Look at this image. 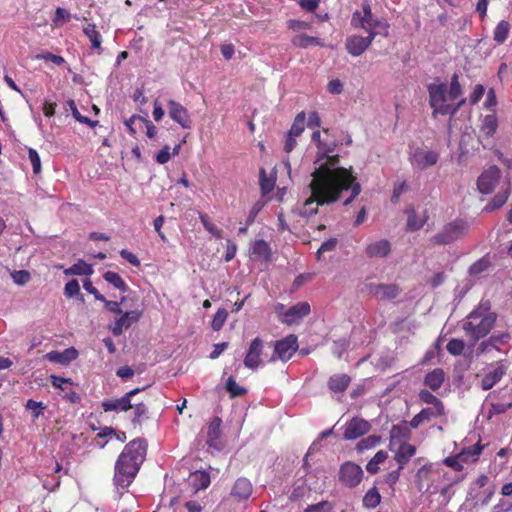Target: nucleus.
<instances>
[{
  "label": "nucleus",
  "instance_id": "f257e3e1",
  "mask_svg": "<svg viewBox=\"0 0 512 512\" xmlns=\"http://www.w3.org/2000/svg\"><path fill=\"white\" fill-rule=\"evenodd\" d=\"M339 155H332L326 162L312 172L309 184L310 197L305 201L301 215L310 217L318 212V207L337 202L344 191H350V196L344 201L349 205L361 193V185L353 174L352 166H339Z\"/></svg>",
  "mask_w": 512,
  "mask_h": 512
},
{
  "label": "nucleus",
  "instance_id": "f03ea898",
  "mask_svg": "<svg viewBox=\"0 0 512 512\" xmlns=\"http://www.w3.org/2000/svg\"><path fill=\"white\" fill-rule=\"evenodd\" d=\"M147 442L144 439L130 441L115 464L114 484L122 490L128 488L145 460Z\"/></svg>",
  "mask_w": 512,
  "mask_h": 512
},
{
  "label": "nucleus",
  "instance_id": "7ed1b4c3",
  "mask_svg": "<svg viewBox=\"0 0 512 512\" xmlns=\"http://www.w3.org/2000/svg\"><path fill=\"white\" fill-rule=\"evenodd\" d=\"M497 314L491 310L490 301L480 303L466 316L462 329L473 343L487 336L494 327Z\"/></svg>",
  "mask_w": 512,
  "mask_h": 512
},
{
  "label": "nucleus",
  "instance_id": "20e7f679",
  "mask_svg": "<svg viewBox=\"0 0 512 512\" xmlns=\"http://www.w3.org/2000/svg\"><path fill=\"white\" fill-rule=\"evenodd\" d=\"M311 137L317 143L319 149L322 150L326 159L330 157L328 153L332 152L338 145L351 142L350 137L344 130H315Z\"/></svg>",
  "mask_w": 512,
  "mask_h": 512
},
{
  "label": "nucleus",
  "instance_id": "39448f33",
  "mask_svg": "<svg viewBox=\"0 0 512 512\" xmlns=\"http://www.w3.org/2000/svg\"><path fill=\"white\" fill-rule=\"evenodd\" d=\"M468 223L462 219H455L443 226V228L430 238L433 245H448L468 233Z\"/></svg>",
  "mask_w": 512,
  "mask_h": 512
},
{
  "label": "nucleus",
  "instance_id": "423d86ee",
  "mask_svg": "<svg viewBox=\"0 0 512 512\" xmlns=\"http://www.w3.org/2000/svg\"><path fill=\"white\" fill-rule=\"evenodd\" d=\"M428 91L429 102L435 112L443 115L456 112V108L452 107L445 84H430Z\"/></svg>",
  "mask_w": 512,
  "mask_h": 512
},
{
  "label": "nucleus",
  "instance_id": "0eeeda50",
  "mask_svg": "<svg viewBox=\"0 0 512 512\" xmlns=\"http://www.w3.org/2000/svg\"><path fill=\"white\" fill-rule=\"evenodd\" d=\"M363 477V469L354 462L346 461L339 468L338 480L347 488H356L361 483Z\"/></svg>",
  "mask_w": 512,
  "mask_h": 512
},
{
  "label": "nucleus",
  "instance_id": "6e6552de",
  "mask_svg": "<svg viewBox=\"0 0 512 512\" xmlns=\"http://www.w3.org/2000/svg\"><path fill=\"white\" fill-rule=\"evenodd\" d=\"M297 349V336L290 334L285 338L275 342L274 355L272 356L271 360L275 361L276 359H280L282 361H287L295 354Z\"/></svg>",
  "mask_w": 512,
  "mask_h": 512
},
{
  "label": "nucleus",
  "instance_id": "1a4fd4ad",
  "mask_svg": "<svg viewBox=\"0 0 512 512\" xmlns=\"http://www.w3.org/2000/svg\"><path fill=\"white\" fill-rule=\"evenodd\" d=\"M501 177L500 169L493 165L484 170L477 179V187L480 193L490 194L494 191Z\"/></svg>",
  "mask_w": 512,
  "mask_h": 512
},
{
  "label": "nucleus",
  "instance_id": "9d476101",
  "mask_svg": "<svg viewBox=\"0 0 512 512\" xmlns=\"http://www.w3.org/2000/svg\"><path fill=\"white\" fill-rule=\"evenodd\" d=\"M435 475H439V471L435 470L431 463L419 468L415 475L418 490L424 493H435L436 489L432 490Z\"/></svg>",
  "mask_w": 512,
  "mask_h": 512
},
{
  "label": "nucleus",
  "instance_id": "9b49d317",
  "mask_svg": "<svg viewBox=\"0 0 512 512\" xmlns=\"http://www.w3.org/2000/svg\"><path fill=\"white\" fill-rule=\"evenodd\" d=\"M144 388H135L127 393H125L121 398L110 400L106 399L102 401L101 407L104 412H110V411H123L126 412L129 409H132L133 404L131 402V399L133 396L141 392Z\"/></svg>",
  "mask_w": 512,
  "mask_h": 512
},
{
  "label": "nucleus",
  "instance_id": "f8f14e48",
  "mask_svg": "<svg viewBox=\"0 0 512 512\" xmlns=\"http://www.w3.org/2000/svg\"><path fill=\"white\" fill-rule=\"evenodd\" d=\"M439 153L433 150L416 148L410 156L412 166L424 170L438 162Z\"/></svg>",
  "mask_w": 512,
  "mask_h": 512
},
{
  "label": "nucleus",
  "instance_id": "ddd939ff",
  "mask_svg": "<svg viewBox=\"0 0 512 512\" xmlns=\"http://www.w3.org/2000/svg\"><path fill=\"white\" fill-rule=\"evenodd\" d=\"M50 382L53 387L61 390V396L72 404H77L81 401L79 394L72 389L73 382L70 378H64L57 375L50 376Z\"/></svg>",
  "mask_w": 512,
  "mask_h": 512
},
{
  "label": "nucleus",
  "instance_id": "4468645a",
  "mask_svg": "<svg viewBox=\"0 0 512 512\" xmlns=\"http://www.w3.org/2000/svg\"><path fill=\"white\" fill-rule=\"evenodd\" d=\"M370 429L371 424L367 420L359 417H353L345 425L343 438L345 440H355L367 434Z\"/></svg>",
  "mask_w": 512,
  "mask_h": 512
},
{
  "label": "nucleus",
  "instance_id": "2eb2a0df",
  "mask_svg": "<svg viewBox=\"0 0 512 512\" xmlns=\"http://www.w3.org/2000/svg\"><path fill=\"white\" fill-rule=\"evenodd\" d=\"M263 346L264 342L259 337H256L251 341L246 356L244 358L245 367L251 370H256L261 365V355Z\"/></svg>",
  "mask_w": 512,
  "mask_h": 512
},
{
  "label": "nucleus",
  "instance_id": "dca6fc26",
  "mask_svg": "<svg viewBox=\"0 0 512 512\" xmlns=\"http://www.w3.org/2000/svg\"><path fill=\"white\" fill-rule=\"evenodd\" d=\"M142 316V312L139 310L122 312L119 318H116L113 325L111 326V331L114 336H120L124 330L130 328L133 323L139 321Z\"/></svg>",
  "mask_w": 512,
  "mask_h": 512
},
{
  "label": "nucleus",
  "instance_id": "f3484780",
  "mask_svg": "<svg viewBox=\"0 0 512 512\" xmlns=\"http://www.w3.org/2000/svg\"><path fill=\"white\" fill-rule=\"evenodd\" d=\"M221 424L222 420L219 417H215L208 425L207 444L216 450H220L223 446L221 441Z\"/></svg>",
  "mask_w": 512,
  "mask_h": 512
},
{
  "label": "nucleus",
  "instance_id": "a211bd4d",
  "mask_svg": "<svg viewBox=\"0 0 512 512\" xmlns=\"http://www.w3.org/2000/svg\"><path fill=\"white\" fill-rule=\"evenodd\" d=\"M252 492L253 486L251 482L247 478L240 477L235 481L231 489V496L238 501H245L249 499Z\"/></svg>",
  "mask_w": 512,
  "mask_h": 512
},
{
  "label": "nucleus",
  "instance_id": "6ab92c4d",
  "mask_svg": "<svg viewBox=\"0 0 512 512\" xmlns=\"http://www.w3.org/2000/svg\"><path fill=\"white\" fill-rule=\"evenodd\" d=\"M390 251L391 244L386 239L373 242L365 249V253L369 258H384L389 255Z\"/></svg>",
  "mask_w": 512,
  "mask_h": 512
},
{
  "label": "nucleus",
  "instance_id": "aec40b11",
  "mask_svg": "<svg viewBox=\"0 0 512 512\" xmlns=\"http://www.w3.org/2000/svg\"><path fill=\"white\" fill-rule=\"evenodd\" d=\"M368 47V42L364 40V37L351 35L346 38L345 48L352 56H360Z\"/></svg>",
  "mask_w": 512,
  "mask_h": 512
},
{
  "label": "nucleus",
  "instance_id": "412c9836",
  "mask_svg": "<svg viewBox=\"0 0 512 512\" xmlns=\"http://www.w3.org/2000/svg\"><path fill=\"white\" fill-rule=\"evenodd\" d=\"M511 194L510 183H507L505 187H502L497 194L486 204L484 210L486 212H492L501 208L508 200Z\"/></svg>",
  "mask_w": 512,
  "mask_h": 512
},
{
  "label": "nucleus",
  "instance_id": "4be33fe9",
  "mask_svg": "<svg viewBox=\"0 0 512 512\" xmlns=\"http://www.w3.org/2000/svg\"><path fill=\"white\" fill-rule=\"evenodd\" d=\"M310 313V305L308 302H299L291 306L284 314L283 321L286 323H292L296 319L303 318Z\"/></svg>",
  "mask_w": 512,
  "mask_h": 512
},
{
  "label": "nucleus",
  "instance_id": "5701e85b",
  "mask_svg": "<svg viewBox=\"0 0 512 512\" xmlns=\"http://www.w3.org/2000/svg\"><path fill=\"white\" fill-rule=\"evenodd\" d=\"M45 357L47 360H49L51 362L60 363V364L65 365V364H68L71 361L75 360L78 357V351L75 348L71 347V348L65 349L63 352L51 351V352L47 353Z\"/></svg>",
  "mask_w": 512,
  "mask_h": 512
},
{
  "label": "nucleus",
  "instance_id": "b1692460",
  "mask_svg": "<svg viewBox=\"0 0 512 512\" xmlns=\"http://www.w3.org/2000/svg\"><path fill=\"white\" fill-rule=\"evenodd\" d=\"M405 213L408 216L406 223L407 231H416L421 229L428 220L426 213H424L422 217L418 216L413 206H407Z\"/></svg>",
  "mask_w": 512,
  "mask_h": 512
},
{
  "label": "nucleus",
  "instance_id": "393cba45",
  "mask_svg": "<svg viewBox=\"0 0 512 512\" xmlns=\"http://www.w3.org/2000/svg\"><path fill=\"white\" fill-rule=\"evenodd\" d=\"M351 383V378L347 374H334L327 382L328 388L334 393H343Z\"/></svg>",
  "mask_w": 512,
  "mask_h": 512
},
{
  "label": "nucleus",
  "instance_id": "a878e982",
  "mask_svg": "<svg viewBox=\"0 0 512 512\" xmlns=\"http://www.w3.org/2000/svg\"><path fill=\"white\" fill-rule=\"evenodd\" d=\"M415 453L416 447L414 445L407 442L400 444L394 456V459L400 465V469H403V467L410 461Z\"/></svg>",
  "mask_w": 512,
  "mask_h": 512
},
{
  "label": "nucleus",
  "instance_id": "bb28decb",
  "mask_svg": "<svg viewBox=\"0 0 512 512\" xmlns=\"http://www.w3.org/2000/svg\"><path fill=\"white\" fill-rule=\"evenodd\" d=\"M169 116L183 128H186L188 114L186 109L175 101L168 102Z\"/></svg>",
  "mask_w": 512,
  "mask_h": 512
},
{
  "label": "nucleus",
  "instance_id": "cd10ccee",
  "mask_svg": "<svg viewBox=\"0 0 512 512\" xmlns=\"http://www.w3.org/2000/svg\"><path fill=\"white\" fill-rule=\"evenodd\" d=\"M445 380V373L441 368H435L428 372L424 377V384L432 391H437L441 388Z\"/></svg>",
  "mask_w": 512,
  "mask_h": 512
},
{
  "label": "nucleus",
  "instance_id": "c85d7f7f",
  "mask_svg": "<svg viewBox=\"0 0 512 512\" xmlns=\"http://www.w3.org/2000/svg\"><path fill=\"white\" fill-rule=\"evenodd\" d=\"M251 255L256 260L269 261L271 258V248L265 240L258 239L251 247Z\"/></svg>",
  "mask_w": 512,
  "mask_h": 512
},
{
  "label": "nucleus",
  "instance_id": "c756f323",
  "mask_svg": "<svg viewBox=\"0 0 512 512\" xmlns=\"http://www.w3.org/2000/svg\"><path fill=\"white\" fill-rule=\"evenodd\" d=\"M483 446L478 444L463 448L457 455L458 459L464 464L475 463L478 461L480 454L482 453Z\"/></svg>",
  "mask_w": 512,
  "mask_h": 512
},
{
  "label": "nucleus",
  "instance_id": "7c9ffc66",
  "mask_svg": "<svg viewBox=\"0 0 512 512\" xmlns=\"http://www.w3.org/2000/svg\"><path fill=\"white\" fill-rule=\"evenodd\" d=\"M505 374V369L502 366H497L492 371L488 372L484 375L481 380V388L483 390L491 389L495 384H497Z\"/></svg>",
  "mask_w": 512,
  "mask_h": 512
},
{
  "label": "nucleus",
  "instance_id": "2f4dec72",
  "mask_svg": "<svg viewBox=\"0 0 512 512\" xmlns=\"http://www.w3.org/2000/svg\"><path fill=\"white\" fill-rule=\"evenodd\" d=\"M189 481L196 491L206 489L211 483L210 474L206 471L197 470L190 474Z\"/></svg>",
  "mask_w": 512,
  "mask_h": 512
},
{
  "label": "nucleus",
  "instance_id": "473e14b6",
  "mask_svg": "<svg viewBox=\"0 0 512 512\" xmlns=\"http://www.w3.org/2000/svg\"><path fill=\"white\" fill-rule=\"evenodd\" d=\"M374 292L382 300H391L398 296L399 287L396 284H378L374 287Z\"/></svg>",
  "mask_w": 512,
  "mask_h": 512
},
{
  "label": "nucleus",
  "instance_id": "72a5a7b5",
  "mask_svg": "<svg viewBox=\"0 0 512 512\" xmlns=\"http://www.w3.org/2000/svg\"><path fill=\"white\" fill-rule=\"evenodd\" d=\"M381 494L376 486L366 491L362 498V505L366 509H374L381 503Z\"/></svg>",
  "mask_w": 512,
  "mask_h": 512
},
{
  "label": "nucleus",
  "instance_id": "f704fd0d",
  "mask_svg": "<svg viewBox=\"0 0 512 512\" xmlns=\"http://www.w3.org/2000/svg\"><path fill=\"white\" fill-rule=\"evenodd\" d=\"M65 275H85L90 276L93 274V268L90 264L86 263L84 260H78L71 267L64 270Z\"/></svg>",
  "mask_w": 512,
  "mask_h": 512
},
{
  "label": "nucleus",
  "instance_id": "c9c22d12",
  "mask_svg": "<svg viewBox=\"0 0 512 512\" xmlns=\"http://www.w3.org/2000/svg\"><path fill=\"white\" fill-rule=\"evenodd\" d=\"M390 434L392 439L409 440L412 432L408 422L403 421L397 425H393Z\"/></svg>",
  "mask_w": 512,
  "mask_h": 512
},
{
  "label": "nucleus",
  "instance_id": "e433bc0d",
  "mask_svg": "<svg viewBox=\"0 0 512 512\" xmlns=\"http://www.w3.org/2000/svg\"><path fill=\"white\" fill-rule=\"evenodd\" d=\"M103 278L109 284L113 285L116 289L126 292L128 290V286L123 280V278L116 272L107 271L104 273Z\"/></svg>",
  "mask_w": 512,
  "mask_h": 512
},
{
  "label": "nucleus",
  "instance_id": "4c0bfd02",
  "mask_svg": "<svg viewBox=\"0 0 512 512\" xmlns=\"http://www.w3.org/2000/svg\"><path fill=\"white\" fill-rule=\"evenodd\" d=\"M418 398L421 403L430 404L437 407L438 412H441L442 406H444L443 402L427 389H421L418 393Z\"/></svg>",
  "mask_w": 512,
  "mask_h": 512
},
{
  "label": "nucleus",
  "instance_id": "58836bf2",
  "mask_svg": "<svg viewBox=\"0 0 512 512\" xmlns=\"http://www.w3.org/2000/svg\"><path fill=\"white\" fill-rule=\"evenodd\" d=\"M293 45L300 48H308L311 45H322L317 37L308 36L306 34H299L292 38Z\"/></svg>",
  "mask_w": 512,
  "mask_h": 512
},
{
  "label": "nucleus",
  "instance_id": "ea45409f",
  "mask_svg": "<svg viewBox=\"0 0 512 512\" xmlns=\"http://www.w3.org/2000/svg\"><path fill=\"white\" fill-rule=\"evenodd\" d=\"M225 389L229 393L230 398L241 397L247 393V389L238 385L232 376L227 379Z\"/></svg>",
  "mask_w": 512,
  "mask_h": 512
},
{
  "label": "nucleus",
  "instance_id": "a19ab883",
  "mask_svg": "<svg viewBox=\"0 0 512 512\" xmlns=\"http://www.w3.org/2000/svg\"><path fill=\"white\" fill-rule=\"evenodd\" d=\"M83 32L89 38L92 48L101 49V35L94 24L85 26Z\"/></svg>",
  "mask_w": 512,
  "mask_h": 512
},
{
  "label": "nucleus",
  "instance_id": "79ce46f5",
  "mask_svg": "<svg viewBox=\"0 0 512 512\" xmlns=\"http://www.w3.org/2000/svg\"><path fill=\"white\" fill-rule=\"evenodd\" d=\"M388 457L387 452L380 450L373 458L367 463L366 469L369 473L375 474L379 471V465L383 463Z\"/></svg>",
  "mask_w": 512,
  "mask_h": 512
},
{
  "label": "nucleus",
  "instance_id": "37998d69",
  "mask_svg": "<svg viewBox=\"0 0 512 512\" xmlns=\"http://www.w3.org/2000/svg\"><path fill=\"white\" fill-rule=\"evenodd\" d=\"M491 266V263L488 259L486 258H481L479 259L478 261H476L475 263H473L470 268H469V274L471 276H475V277H478L480 276L483 272L487 271L489 269V267Z\"/></svg>",
  "mask_w": 512,
  "mask_h": 512
},
{
  "label": "nucleus",
  "instance_id": "c03bdc74",
  "mask_svg": "<svg viewBox=\"0 0 512 512\" xmlns=\"http://www.w3.org/2000/svg\"><path fill=\"white\" fill-rule=\"evenodd\" d=\"M509 30L510 24L507 21L499 22L494 30V40L498 43H503L508 37Z\"/></svg>",
  "mask_w": 512,
  "mask_h": 512
},
{
  "label": "nucleus",
  "instance_id": "a18cd8bd",
  "mask_svg": "<svg viewBox=\"0 0 512 512\" xmlns=\"http://www.w3.org/2000/svg\"><path fill=\"white\" fill-rule=\"evenodd\" d=\"M380 442V437L376 435H369L357 443L356 449L358 452L374 448Z\"/></svg>",
  "mask_w": 512,
  "mask_h": 512
},
{
  "label": "nucleus",
  "instance_id": "49530a36",
  "mask_svg": "<svg viewBox=\"0 0 512 512\" xmlns=\"http://www.w3.org/2000/svg\"><path fill=\"white\" fill-rule=\"evenodd\" d=\"M69 110L71 111L73 117L80 123V124H86L94 127L98 121H91L88 117L82 116L80 112L78 111L76 104L73 100H70L67 103Z\"/></svg>",
  "mask_w": 512,
  "mask_h": 512
},
{
  "label": "nucleus",
  "instance_id": "de8ad7c7",
  "mask_svg": "<svg viewBox=\"0 0 512 512\" xmlns=\"http://www.w3.org/2000/svg\"><path fill=\"white\" fill-rule=\"evenodd\" d=\"M227 317H228L227 310L224 308H219L212 319V322H211L212 329L214 331H219L223 327Z\"/></svg>",
  "mask_w": 512,
  "mask_h": 512
},
{
  "label": "nucleus",
  "instance_id": "09e8293b",
  "mask_svg": "<svg viewBox=\"0 0 512 512\" xmlns=\"http://www.w3.org/2000/svg\"><path fill=\"white\" fill-rule=\"evenodd\" d=\"M447 351L453 355V356H459L463 353L464 351V348H465V343L462 339H458V338H452L451 340H449V342L447 343Z\"/></svg>",
  "mask_w": 512,
  "mask_h": 512
},
{
  "label": "nucleus",
  "instance_id": "8fccbe9b",
  "mask_svg": "<svg viewBox=\"0 0 512 512\" xmlns=\"http://www.w3.org/2000/svg\"><path fill=\"white\" fill-rule=\"evenodd\" d=\"M199 219L202 223V225L204 226V228L209 232L211 233L213 236H215L216 238H221L222 237V231L216 226L214 225L211 221H210V218L208 217L207 214H200L199 215Z\"/></svg>",
  "mask_w": 512,
  "mask_h": 512
},
{
  "label": "nucleus",
  "instance_id": "3c124183",
  "mask_svg": "<svg viewBox=\"0 0 512 512\" xmlns=\"http://www.w3.org/2000/svg\"><path fill=\"white\" fill-rule=\"evenodd\" d=\"M421 417L425 422L431 421L433 418L441 417L445 415V406H442L441 412H438L437 407H427L420 411Z\"/></svg>",
  "mask_w": 512,
  "mask_h": 512
},
{
  "label": "nucleus",
  "instance_id": "603ef678",
  "mask_svg": "<svg viewBox=\"0 0 512 512\" xmlns=\"http://www.w3.org/2000/svg\"><path fill=\"white\" fill-rule=\"evenodd\" d=\"M275 181L267 178L265 169H260V188L263 195L270 193L274 189Z\"/></svg>",
  "mask_w": 512,
  "mask_h": 512
},
{
  "label": "nucleus",
  "instance_id": "864d4df0",
  "mask_svg": "<svg viewBox=\"0 0 512 512\" xmlns=\"http://www.w3.org/2000/svg\"><path fill=\"white\" fill-rule=\"evenodd\" d=\"M304 130H289L284 144V150L290 153L296 146V138L301 135Z\"/></svg>",
  "mask_w": 512,
  "mask_h": 512
},
{
  "label": "nucleus",
  "instance_id": "5fc2aeb1",
  "mask_svg": "<svg viewBox=\"0 0 512 512\" xmlns=\"http://www.w3.org/2000/svg\"><path fill=\"white\" fill-rule=\"evenodd\" d=\"M304 512H333V504L329 501L323 500L316 504L307 506Z\"/></svg>",
  "mask_w": 512,
  "mask_h": 512
},
{
  "label": "nucleus",
  "instance_id": "6e6d98bb",
  "mask_svg": "<svg viewBox=\"0 0 512 512\" xmlns=\"http://www.w3.org/2000/svg\"><path fill=\"white\" fill-rule=\"evenodd\" d=\"M134 409V417L132 419L133 424L141 425L143 417L148 413V408L144 403H137L132 407Z\"/></svg>",
  "mask_w": 512,
  "mask_h": 512
},
{
  "label": "nucleus",
  "instance_id": "4d7b16f0",
  "mask_svg": "<svg viewBox=\"0 0 512 512\" xmlns=\"http://www.w3.org/2000/svg\"><path fill=\"white\" fill-rule=\"evenodd\" d=\"M25 407L27 410H30L33 414L34 418H38L40 415L43 414V411L46 409V406L43 402H37L35 400L29 399Z\"/></svg>",
  "mask_w": 512,
  "mask_h": 512
},
{
  "label": "nucleus",
  "instance_id": "13d9d810",
  "mask_svg": "<svg viewBox=\"0 0 512 512\" xmlns=\"http://www.w3.org/2000/svg\"><path fill=\"white\" fill-rule=\"evenodd\" d=\"M447 92L449 95V99L452 102L461 95L462 89L460 83L458 82V76L456 74L453 75L451 79L450 88L449 90H447Z\"/></svg>",
  "mask_w": 512,
  "mask_h": 512
},
{
  "label": "nucleus",
  "instance_id": "bf43d9fd",
  "mask_svg": "<svg viewBox=\"0 0 512 512\" xmlns=\"http://www.w3.org/2000/svg\"><path fill=\"white\" fill-rule=\"evenodd\" d=\"M11 277L17 285H25L31 279L30 272L27 270L14 271L11 274Z\"/></svg>",
  "mask_w": 512,
  "mask_h": 512
},
{
  "label": "nucleus",
  "instance_id": "052dcab7",
  "mask_svg": "<svg viewBox=\"0 0 512 512\" xmlns=\"http://www.w3.org/2000/svg\"><path fill=\"white\" fill-rule=\"evenodd\" d=\"M443 464L446 465L447 467H450L452 468L454 471L456 472H460L463 470V462L460 461V459H458V455H454V456H448L446 458L443 459Z\"/></svg>",
  "mask_w": 512,
  "mask_h": 512
},
{
  "label": "nucleus",
  "instance_id": "680f3d73",
  "mask_svg": "<svg viewBox=\"0 0 512 512\" xmlns=\"http://www.w3.org/2000/svg\"><path fill=\"white\" fill-rule=\"evenodd\" d=\"M80 293V286L76 279H72L65 284L64 294L66 297L71 298Z\"/></svg>",
  "mask_w": 512,
  "mask_h": 512
},
{
  "label": "nucleus",
  "instance_id": "e2e57ef3",
  "mask_svg": "<svg viewBox=\"0 0 512 512\" xmlns=\"http://www.w3.org/2000/svg\"><path fill=\"white\" fill-rule=\"evenodd\" d=\"M362 9L364 13L365 26L373 27L375 21H377L378 19L373 17L370 4L367 1H365L362 5Z\"/></svg>",
  "mask_w": 512,
  "mask_h": 512
},
{
  "label": "nucleus",
  "instance_id": "0e129e2a",
  "mask_svg": "<svg viewBox=\"0 0 512 512\" xmlns=\"http://www.w3.org/2000/svg\"><path fill=\"white\" fill-rule=\"evenodd\" d=\"M29 159L32 164L33 173L38 174L41 171V160L36 150L30 148L28 151Z\"/></svg>",
  "mask_w": 512,
  "mask_h": 512
},
{
  "label": "nucleus",
  "instance_id": "69168bd1",
  "mask_svg": "<svg viewBox=\"0 0 512 512\" xmlns=\"http://www.w3.org/2000/svg\"><path fill=\"white\" fill-rule=\"evenodd\" d=\"M337 245V239L336 238H330L324 241L320 248L317 251L318 258H320V255L325 252L333 251L336 248Z\"/></svg>",
  "mask_w": 512,
  "mask_h": 512
},
{
  "label": "nucleus",
  "instance_id": "338daca9",
  "mask_svg": "<svg viewBox=\"0 0 512 512\" xmlns=\"http://www.w3.org/2000/svg\"><path fill=\"white\" fill-rule=\"evenodd\" d=\"M171 158L170 147L165 145L155 156V160L159 164L167 163Z\"/></svg>",
  "mask_w": 512,
  "mask_h": 512
},
{
  "label": "nucleus",
  "instance_id": "774afa93",
  "mask_svg": "<svg viewBox=\"0 0 512 512\" xmlns=\"http://www.w3.org/2000/svg\"><path fill=\"white\" fill-rule=\"evenodd\" d=\"M83 288L90 294L94 295L95 299L105 300V297L93 286L90 279H86L83 281Z\"/></svg>",
  "mask_w": 512,
  "mask_h": 512
}]
</instances>
